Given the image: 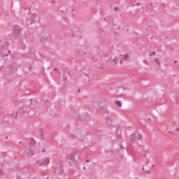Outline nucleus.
Segmentation results:
<instances>
[{
	"mask_svg": "<svg viewBox=\"0 0 179 179\" xmlns=\"http://www.w3.org/2000/svg\"><path fill=\"white\" fill-rule=\"evenodd\" d=\"M22 32V27L17 24H15L13 27V33L15 36V40H17V37L20 36V33Z\"/></svg>",
	"mask_w": 179,
	"mask_h": 179,
	"instance_id": "nucleus-2",
	"label": "nucleus"
},
{
	"mask_svg": "<svg viewBox=\"0 0 179 179\" xmlns=\"http://www.w3.org/2000/svg\"><path fill=\"white\" fill-rule=\"evenodd\" d=\"M79 153L78 150L73 151L69 157H68L69 164V166H72L73 163H75V156Z\"/></svg>",
	"mask_w": 179,
	"mask_h": 179,
	"instance_id": "nucleus-4",
	"label": "nucleus"
},
{
	"mask_svg": "<svg viewBox=\"0 0 179 179\" xmlns=\"http://www.w3.org/2000/svg\"><path fill=\"white\" fill-rule=\"evenodd\" d=\"M54 71H55L56 72H57V73H59V71L58 70V68H55Z\"/></svg>",
	"mask_w": 179,
	"mask_h": 179,
	"instance_id": "nucleus-21",
	"label": "nucleus"
},
{
	"mask_svg": "<svg viewBox=\"0 0 179 179\" xmlns=\"http://www.w3.org/2000/svg\"><path fill=\"white\" fill-rule=\"evenodd\" d=\"M36 164H39V167H41V166H48L50 164V159L45 158L41 160V162L36 161Z\"/></svg>",
	"mask_w": 179,
	"mask_h": 179,
	"instance_id": "nucleus-5",
	"label": "nucleus"
},
{
	"mask_svg": "<svg viewBox=\"0 0 179 179\" xmlns=\"http://www.w3.org/2000/svg\"><path fill=\"white\" fill-rule=\"evenodd\" d=\"M31 52H33L32 50H29V54H31Z\"/></svg>",
	"mask_w": 179,
	"mask_h": 179,
	"instance_id": "nucleus-30",
	"label": "nucleus"
},
{
	"mask_svg": "<svg viewBox=\"0 0 179 179\" xmlns=\"http://www.w3.org/2000/svg\"><path fill=\"white\" fill-rule=\"evenodd\" d=\"M137 6H141V3L139 2L136 3Z\"/></svg>",
	"mask_w": 179,
	"mask_h": 179,
	"instance_id": "nucleus-27",
	"label": "nucleus"
},
{
	"mask_svg": "<svg viewBox=\"0 0 179 179\" xmlns=\"http://www.w3.org/2000/svg\"><path fill=\"white\" fill-rule=\"evenodd\" d=\"M152 55H156V52L154 51L152 53H150L149 57H152Z\"/></svg>",
	"mask_w": 179,
	"mask_h": 179,
	"instance_id": "nucleus-18",
	"label": "nucleus"
},
{
	"mask_svg": "<svg viewBox=\"0 0 179 179\" xmlns=\"http://www.w3.org/2000/svg\"><path fill=\"white\" fill-rule=\"evenodd\" d=\"M169 134H173V131H169Z\"/></svg>",
	"mask_w": 179,
	"mask_h": 179,
	"instance_id": "nucleus-33",
	"label": "nucleus"
},
{
	"mask_svg": "<svg viewBox=\"0 0 179 179\" xmlns=\"http://www.w3.org/2000/svg\"><path fill=\"white\" fill-rule=\"evenodd\" d=\"M119 92H120V90H117V93L119 94H120Z\"/></svg>",
	"mask_w": 179,
	"mask_h": 179,
	"instance_id": "nucleus-35",
	"label": "nucleus"
},
{
	"mask_svg": "<svg viewBox=\"0 0 179 179\" xmlns=\"http://www.w3.org/2000/svg\"><path fill=\"white\" fill-rule=\"evenodd\" d=\"M122 90H125V89L122 88Z\"/></svg>",
	"mask_w": 179,
	"mask_h": 179,
	"instance_id": "nucleus-52",
	"label": "nucleus"
},
{
	"mask_svg": "<svg viewBox=\"0 0 179 179\" xmlns=\"http://www.w3.org/2000/svg\"><path fill=\"white\" fill-rule=\"evenodd\" d=\"M78 92H80V90H78Z\"/></svg>",
	"mask_w": 179,
	"mask_h": 179,
	"instance_id": "nucleus-55",
	"label": "nucleus"
},
{
	"mask_svg": "<svg viewBox=\"0 0 179 179\" xmlns=\"http://www.w3.org/2000/svg\"><path fill=\"white\" fill-rule=\"evenodd\" d=\"M9 137L8 136H6V139H8Z\"/></svg>",
	"mask_w": 179,
	"mask_h": 179,
	"instance_id": "nucleus-46",
	"label": "nucleus"
},
{
	"mask_svg": "<svg viewBox=\"0 0 179 179\" xmlns=\"http://www.w3.org/2000/svg\"><path fill=\"white\" fill-rule=\"evenodd\" d=\"M19 143H22V141H20Z\"/></svg>",
	"mask_w": 179,
	"mask_h": 179,
	"instance_id": "nucleus-50",
	"label": "nucleus"
},
{
	"mask_svg": "<svg viewBox=\"0 0 179 179\" xmlns=\"http://www.w3.org/2000/svg\"><path fill=\"white\" fill-rule=\"evenodd\" d=\"M3 174V171L2 169H0V176H2Z\"/></svg>",
	"mask_w": 179,
	"mask_h": 179,
	"instance_id": "nucleus-23",
	"label": "nucleus"
},
{
	"mask_svg": "<svg viewBox=\"0 0 179 179\" xmlns=\"http://www.w3.org/2000/svg\"><path fill=\"white\" fill-rule=\"evenodd\" d=\"M105 20V21H106V20H107V18H104V20Z\"/></svg>",
	"mask_w": 179,
	"mask_h": 179,
	"instance_id": "nucleus-47",
	"label": "nucleus"
},
{
	"mask_svg": "<svg viewBox=\"0 0 179 179\" xmlns=\"http://www.w3.org/2000/svg\"><path fill=\"white\" fill-rule=\"evenodd\" d=\"M54 172L57 174V169L55 168H54Z\"/></svg>",
	"mask_w": 179,
	"mask_h": 179,
	"instance_id": "nucleus-31",
	"label": "nucleus"
},
{
	"mask_svg": "<svg viewBox=\"0 0 179 179\" xmlns=\"http://www.w3.org/2000/svg\"><path fill=\"white\" fill-rule=\"evenodd\" d=\"M89 162H90L89 159L86 160V163H89Z\"/></svg>",
	"mask_w": 179,
	"mask_h": 179,
	"instance_id": "nucleus-39",
	"label": "nucleus"
},
{
	"mask_svg": "<svg viewBox=\"0 0 179 179\" xmlns=\"http://www.w3.org/2000/svg\"><path fill=\"white\" fill-rule=\"evenodd\" d=\"M99 69H103V67H101V66H99Z\"/></svg>",
	"mask_w": 179,
	"mask_h": 179,
	"instance_id": "nucleus-41",
	"label": "nucleus"
},
{
	"mask_svg": "<svg viewBox=\"0 0 179 179\" xmlns=\"http://www.w3.org/2000/svg\"><path fill=\"white\" fill-rule=\"evenodd\" d=\"M113 10L117 12L118 10V7H114Z\"/></svg>",
	"mask_w": 179,
	"mask_h": 179,
	"instance_id": "nucleus-20",
	"label": "nucleus"
},
{
	"mask_svg": "<svg viewBox=\"0 0 179 179\" xmlns=\"http://www.w3.org/2000/svg\"><path fill=\"white\" fill-rule=\"evenodd\" d=\"M41 141H44V138L43 137H41Z\"/></svg>",
	"mask_w": 179,
	"mask_h": 179,
	"instance_id": "nucleus-37",
	"label": "nucleus"
},
{
	"mask_svg": "<svg viewBox=\"0 0 179 179\" xmlns=\"http://www.w3.org/2000/svg\"><path fill=\"white\" fill-rule=\"evenodd\" d=\"M31 23H38V17L35 15L33 19L30 20Z\"/></svg>",
	"mask_w": 179,
	"mask_h": 179,
	"instance_id": "nucleus-10",
	"label": "nucleus"
},
{
	"mask_svg": "<svg viewBox=\"0 0 179 179\" xmlns=\"http://www.w3.org/2000/svg\"><path fill=\"white\" fill-rule=\"evenodd\" d=\"M145 162H146V164H148L149 163H150V161L149 160V159H146Z\"/></svg>",
	"mask_w": 179,
	"mask_h": 179,
	"instance_id": "nucleus-22",
	"label": "nucleus"
},
{
	"mask_svg": "<svg viewBox=\"0 0 179 179\" xmlns=\"http://www.w3.org/2000/svg\"><path fill=\"white\" fill-rule=\"evenodd\" d=\"M175 131L176 132H179V124L178 125V127H176Z\"/></svg>",
	"mask_w": 179,
	"mask_h": 179,
	"instance_id": "nucleus-17",
	"label": "nucleus"
},
{
	"mask_svg": "<svg viewBox=\"0 0 179 179\" xmlns=\"http://www.w3.org/2000/svg\"><path fill=\"white\" fill-rule=\"evenodd\" d=\"M64 173V164H62V162L59 163V174H62Z\"/></svg>",
	"mask_w": 179,
	"mask_h": 179,
	"instance_id": "nucleus-9",
	"label": "nucleus"
},
{
	"mask_svg": "<svg viewBox=\"0 0 179 179\" xmlns=\"http://www.w3.org/2000/svg\"><path fill=\"white\" fill-rule=\"evenodd\" d=\"M39 135L41 138L44 136V130L43 129H39Z\"/></svg>",
	"mask_w": 179,
	"mask_h": 179,
	"instance_id": "nucleus-11",
	"label": "nucleus"
},
{
	"mask_svg": "<svg viewBox=\"0 0 179 179\" xmlns=\"http://www.w3.org/2000/svg\"><path fill=\"white\" fill-rule=\"evenodd\" d=\"M130 141L133 143H135L136 141H140V139H142V135L139 134V132H134V134H131L130 136Z\"/></svg>",
	"mask_w": 179,
	"mask_h": 179,
	"instance_id": "nucleus-3",
	"label": "nucleus"
},
{
	"mask_svg": "<svg viewBox=\"0 0 179 179\" xmlns=\"http://www.w3.org/2000/svg\"><path fill=\"white\" fill-rule=\"evenodd\" d=\"M152 167H155V165H152Z\"/></svg>",
	"mask_w": 179,
	"mask_h": 179,
	"instance_id": "nucleus-56",
	"label": "nucleus"
},
{
	"mask_svg": "<svg viewBox=\"0 0 179 179\" xmlns=\"http://www.w3.org/2000/svg\"><path fill=\"white\" fill-rule=\"evenodd\" d=\"M36 145V140L34 138H31V141L29 142V148H34Z\"/></svg>",
	"mask_w": 179,
	"mask_h": 179,
	"instance_id": "nucleus-8",
	"label": "nucleus"
},
{
	"mask_svg": "<svg viewBox=\"0 0 179 179\" xmlns=\"http://www.w3.org/2000/svg\"><path fill=\"white\" fill-rule=\"evenodd\" d=\"M116 104H117V107H120V108H121L122 106L121 101H116Z\"/></svg>",
	"mask_w": 179,
	"mask_h": 179,
	"instance_id": "nucleus-12",
	"label": "nucleus"
},
{
	"mask_svg": "<svg viewBox=\"0 0 179 179\" xmlns=\"http://www.w3.org/2000/svg\"><path fill=\"white\" fill-rule=\"evenodd\" d=\"M15 1H17V0H15Z\"/></svg>",
	"mask_w": 179,
	"mask_h": 179,
	"instance_id": "nucleus-60",
	"label": "nucleus"
},
{
	"mask_svg": "<svg viewBox=\"0 0 179 179\" xmlns=\"http://www.w3.org/2000/svg\"><path fill=\"white\" fill-rule=\"evenodd\" d=\"M66 80H68V78H66V79L64 80V82H66Z\"/></svg>",
	"mask_w": 179,
	"mask_h": 179,
	"instance_id": "nucleus-42",
	"label": "nucleus"
},
{
	"mask_svg": "<svg viewBox=\"0 0 179 179\" xmlns=\"http://www.w3.org/2000/svg\"><path fill=\"white\" fill-rule=\"evenodd\" d=\"M157 65H160V61L159 60V58H156L154 61Z\"/></svg>",
	"mask_w": 179,
	"mask_h": 179,
	"instance_id": "nucleus-13",
	"label": "nucleus"
},
{
	"mask_svg": "<svg viewBox=\"0 0 179 179\" xmlns=\"http://www.w3.org/2000/svg\"><path fill=\"white\" fill-rule=\"evenodd\" d=\"M152 38H153V37H151V40H152Z\"/></svg>",
	"mask_w": 179,
	"mask_h": 179,
	"instance_id": "nucleus-57",
	"label": "nucleus"
},
{
	"mask_svg": "<svg viewBox=\"0 0 179 179\" xmlns=\"http://www.w3.org/2000/svg\"><path fill=\"white\" fill-rule=\"evenodd\" d=\"M150 5V6H152V8H156V6H153V3H151Z\"/></svg>",
	"mask_w": 179,
	"mask_h": 179,
	"instance_id": "nucleus-24",
	"label": "nucleus"
},
{
	"mask_svg": "<svg viewBox=\"0 0 179 179\" xmlns=\"http://www.w3.org/2000/svg\"><path fill=\"white\" fill-rule=\"evenodd\" d=\"M6 16H9V12H8V11H7V12L6 13Z\"/></svg>",
	"mask_w": 179,
	"mask_h": 179,
	"instance_id": "nucleus-26",
	"label": "nucleus"
},
{
	"mask_svg": "<svg viewBox=\"0 0 179 179\" xmlns=\"http://www.w3.org/2000/svg\"><path fill=\"white\" fill-rule=\"evenodd\" d=\"M121 57H124V55H121Z\"/></svg>",
	"mask_w": 179,
	"mask_h": 179,
	"instance_id": "nucleus-51",
	"label": "nucleus"
},
{
	"mask_svg": "<svg viewBox=\"0 0 179 179\" xmlns=\"http://www.w3.org/2000/svg\"><path fill=\"white\" fill-rule=\"evenodd\" d=\"M106 121L108 127H111V125H113V120H111V118L107 117L106 118Z\"/></svg>",
	"mask_w": 179,
	"mask_h": 179,
	"instance_id": "nucleus-7",
	"label": "nucleus"
},
{
	"mask_svg": "<svg viewBox=\"0 0 179 179\" xmlns=\"http://www.w3.org/2000/svg\"><path fill=\"white\" fill-rule=\"evenodd\" d=\"M124 58H125V59L129 58V55H128V53H126V54L124 55Z\"/></svg>",
	"mask_w": 179,
	"mask_h": 179,
	"instance_id": "nucleus-16",
	"label": "nucleus"
},
{
	"mask_svg": "<svg viewBox=\"0 0 179 179\" xmlns=\"http://www.w3.org/2000/svg\"><path fill=\"white\" fill-rule=\"evenodd\" d=\"M83 170H86V167L84 166V167H83Z\"/></svg>",
	"mask_w": 179,
	"mask_h": 179,
	"instance_id": "nucleus-45",
	"label": "nucleus"
},
{
	"mask_svg": "<svg viewBox=\"0 0 179 179\" xmlns=\"http://www.w3.org/2000/svg\"><path fill=\"white\" fill-rule=\"evenodd\" d=\"M28 9V10H31V8H26V10H27Z\"/></svg>",
	"mask_w": 179,
	"mask_h": 179,
	"instance_id": "nucleus-29",
	"label": "nucleus"
},
{
	"mask_svg": "<svg viewBox=\"0 0 179 179\" xmlns=\"http://www.w3.org/2000/svg\"><path fill=\"white\" fill-rule=\"evenodd\" d=\"M42 152H43V153H44V152H45V149L43 148Z\"/></svg>",
	"mask_w": 179,
	"mask_h": 179,
	"instance_id": "nucleus-34",
	"label": "nucleus"
},
{
	"mask_svg": "<svg viewBox=\"0 0 179 179\" xmlns=\"http://www.w3.org/2000/svg\"><path fill=\"white\" fill-rule=\"evenodd\" d=\"M122 62H123L122 61H120V64H122Z\"/></svg>",
	"mask_w": 179,
	"mask_h": 179,
	"instance_id": "nucleus-44",
	"label": "nucleus"
},
{
	"mask_svg": "<svg viewBox=\"0 0 179 179\" xmlns=\"http://www.w3.org/2000/svg\"><path fill=\"white\" fill-rule=\"evenodd\" d=\"M17 179H20V177H19V176H17Z\"/></svg>",
	"mask_w": 179,
	"mask_h": 179,
	"instance_id": "nucleus-43",
	"label": "nucleus"
},
{
	"mask_svg": "<svg viewBox=\"0 0 179 179\" xmlns=\"http://www.w3.org/2000/svg\"><path fill=\"white\" fill-rule=\"evenodd\" d=\"M178 179H179V176H178Z\"/></svg>",
	"mask_w": 179,
	"mask_h": 179,
	"instance_id": "nucleus-59",
	"label": "nucleus"
},
{
	"mask_svg": "<svg viewBox=\"0 0 179 179\" xmlns=\"http://www.w3.org/2000/svg\"><path fill=\"white\" fill-rule=\"evenodd\" d=\"M175 64H177V62H175Z\"/></svg>",
	"mask_w": 179,
	"mask_h": 179,
	"instance_id": "nucleus-53",
	"label": "nucleus"
},
{
	"mask_svg": "<svg viewBox=\"0 0 179 179\" xmlns=\"http://www.w3.org/2000/svg\"><path fill=\"white\" fill-rule=\"evenodd\" d=\"M10 68H13L12 66H10Z\"/></svg>",
	"mask_w": 179,
	"mask_h": 179,
	"instance_id": "nucleus-54",
	"label": "nucleus"
},
{
	"mask_svg": "<svg viewBox=\"0 0 179 179\" xmlns=\"http://www.w3.org/2000/svg\"><path fill=\"white\" fill-rule=\"evenodd\" d=\"M31 69H33L32 66H29V71H31Z\"/></svg>",
	"mask_w": 179,
	"mask_h": 179,
	"instance_id": "nucleus-32",
	"label": "nucleus"
},
{
	"mask_svg": "<svg viewBox=\"0 0 179 179\" xmlns=\"http://www.w3.org/2000/svg\"><path fill=\"white\" fill-rule=\"evenodd\" d=\"M145 152L147 153V155H149V150H146Z\"/></svg>",
	"mask_w": 179,
	"mask_h": 179,
	"instance_id": "nucleus-28",
	"label": "nucleus"
},
{
	"mask_svg": "<svg viewBox=\"0 0 179 179\" xmlns=\"http://www.w3.org/2000/svg\"><path fill=\"white\" fill-rule=\"evenodd\" d=\"M145 173H147L148 174H150V171H147Z\"/></svg>",
	"mask_w": 179,
	"mask_h": 179,
	"instance_id": "nucleus-36",
	"label": "nucleus"
},
{
	"mask_svg": "<svg viewBox=\"0 0 179 179\" xmlns=\"http://www.w3.org/2000/svg\"><path fill=\"white\" fill-rule=\"evenodd\" d=\"M113 62L117 65V64H118V59H117V57H115L113 60Z\"/></svg>",
	"mask_w": 179,
	"mask_h": 179,
	"instance_id": "nucleus-14",
	"label": "nucleus"
},
{
	"mask_svg": "<svg viewBox=\"0 0 179 179\" xmlns=\"http://www.w3.org/2000/svg\"><path fill=\"white\" fill-rule=\"evenodd\" d=\"M48 41V38L44 36H41L39 38V43H41V44H45Z\"/></svg>",
	"mask_w": 179,
	"mask_h": 179,
	"instance_id": "nucleus-6",
	"label": "nucleus"
},
{
	"mask_svg": "<svg viewBox=\"0 0 179 179\" xmlns=\"http://www.w3.org/2000/svg\"><path fill=\"white\" fill-rule=\"evenodd\" d=\"M148 154H145L144 155V157H146V156H148Z\"/></svg>",
	"mask_w": 179,
	"mask_h": 179,
	"instance_id": "nucleus-38",
	"label": "nucleus"
},
{
	"mask_svg": "<svg viewBox=\"0 0 179 179\" xmlns=\"http://www.w3.org/2000/svg\"><path fill=\"white\" fill-rule=\"evenodd\" d=\"M142 170H143V171H144V170H145V169L143 167V168H142Z\"/></svg>",
	"mask_w": 179,
	"mask_h": 179,
	"instance_id": "nucleus-49",
	"label": "nucleus"
},
{
	"mask_svg": "<svg viewBox=\"0 0 179 179\" xmlns=\"http://www.w3.org/2000/svg\"><path fill=\"white\" fill-rule=\"evenodd\" d=\"M8 47H9V42L5 41L0 48V55L3 61H6L8 59V55L10 54V50L8 49Z\"/></svg>",
	"mask_w": 179,
	"mask_h": 179,
	"instance_id": "nucleus-1",
	"label": "nucleus"
},
{
	"mask_svg": "<svg viewBox=\"0 0 179 179\" xmlns=\"http://www.w3.org/2000/svg\"><path fill=\"white\" fill-rule=\"evenodd\" d=\"M152 12H153L154 13H156V12L155 11V10H154V9H152Z\"/></svg>",
	"mask_w": 179,
	"mask_h": 179,
	"instance_id": "nucleus-40",
	"label": "nucleus"
},
{
	"mask_svg": "<svg viewBox=\"0 0 179 179\" xmlns=\"http://www.w3.org/2000/svg\"><path fill=\"white\" fill-rule=\"evenodd\" d=\"M120 149H121V150H122L123 149H125V148H124V146H122V145H120Z\"/></svg>",
	"mask_w": 179,
	"mask_h": 179,
	"instance_id": "nucleus-25",
	"label": "nucleus"
},
{
	"mask_svg": "<svg viewBox=\"0 0 179 179\" xmlns=\"http://www.w3.org/2000/svg\"><path fill=\"white\" fill-rule=\"evenodd\" d=\"M13 59H15V56H13Z\"/></svg>",
	"mask_w": 179,
	"mask_h": 179,
	"instance_id": "nucleus-48",
	"label": "nucleus"
},
{
	"mask_svg": "<svg viewBox=\"0 0 179 179\" xmlns=\"http://www.w3.org/2000/svg\"><path fill=\"white\" fill-rule=\"evenodd\" d=\"M28 156H34V151H31V153H29Z\"/></svg>",
	"mask_w": 179,
	"mask_h": 179,
	"instance_id": "nucleus-15",
	"label": "nucleus"
},
{
	"mask_svg": "<svg viewBox=\"0 0 179 179\" xmlns=\"http://www.w3.org/2000/svg\"><path fill=\"white\" fill-rule=\"evenodd\" d=\"M149 121H150V118H149Z\"/></svg>",
	"mask_w": 179,
	"mask_h": 179,
	"instance_id": "nucleus-58",
	"label": "nucleus"
},
{
	"mask_svg": "<svg viewBox=\"0 0 179 179\" xmlns=\"http://www.w3.org/2000/svg\"><path fill=\"white\" fill-rule=\"evenodd\" d=\"M84 75L85 76H86L87 78H90V76H89V73H84Z\"/></svg>",
	"mask_w": 179,
	"mask_h": 179,
	"instance_id": "nucleus-19",
	"label": "nucleus"
}]
</instances>
